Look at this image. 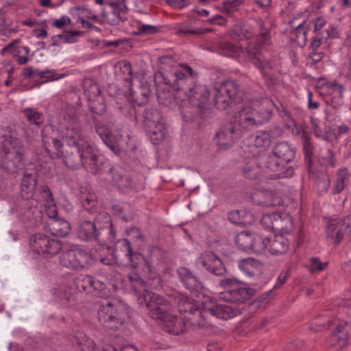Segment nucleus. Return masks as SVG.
<instances>
[{
    "mask_svg": "<svg viewBox=\"0 0 351 351\" xmlns=\"http://www.w3.org/2000/svg\"><path fill=\"white\" fill-rule=\"evenodd\" d=\"M181 315H184L183 322L193 327L204 328L207 325L209 315L224 320L229 319L240 314V308H181Z\"/></svg>",
    "mask_w": 351,
    "mask_h": 351,
    "instance_id": "nucleus-7",
    "label": "nucleus"
},
{
    "mask_svg": "<svg viewBox=\"0 0 351 351\" xmlns=\"http://www.w3.org/2000/svg\"><path fill=\"white\" fill-rule=\"evenodd\" d=\"M252 235L253 234L248 232H241L236 237L235 243L241 250H250L252 245Z\"/></svg>",
    "mask_w": 351,
    "mask_h": 351,
    "instance_id": "nucleus-49",
    "label": "nucleus"
},
{
    "mask_svg": "<svg viewBox=\"0 0 351 351\" xmlns=\"http://www.w3.org/2000/svg\"><path fill=\"white\" fill-rule=\"evenodd\" d=\"M316 186L320 195H322L328 191L330 186V179L328 173L326 171H321L317 174Z\"/></svg>",
    "mask_w": 351,
    "mask_h": 351,
    "instance_id": "nucleus-44",
    "label": "nucleus"
},
{
    "mask_svg": "<svg viewBox=\"0 0 351 351\" xmlns=\"http://www.w3.org/2000/svg\"><path fill=\"white\" fill-rule=\"evenodd\" d=\"M212 95L215 106L221 110L227 109L232 103L243 99L240 87L234 80H226L216 84L212 90Z\"/></svg>",
    "mask_w": 351,
    "mask_h": 351,
    "instance_id": "nucleus-10",
    "label": "nucleus"
},
{
    "mask_svg": "<svg viewBox=\"0 0 351 351\" xmlns=\"http://www.w3.org/2000/svg\"><path fill=\"white\" fill-rule=\"evenodd\" d=\"M295 155V150L287 142L276 143L272 152L265 160V174L271 180L291 178L293 176L292 167H285L291 162Z\"/></svg>",
    "mask_w": 351,
    "mask_h": 351,
    "instance_id": "nucleus-4",
    "label": "nucleus"
},
{
    "mask_svg": "<svg viewBox=\"0 0 351 351\" xmlns=\"http://www.w3.org/2000/svg\"><path fill=\"white\" fill-rule=\"evenodd\" d=\"M177 272L180 282L186 289L191 292L203 289L202 282L187 268L181 267L178 269Z\"/></svg>",
    "mask_w": 351,
    "mask_h": 351,
    "instance_id": "nucleus-24",
    "label": "nucleus"
},
{
    "mask_svg": "<svg viewBox=\"0 0 351 351\" xmlns=\"http://www.w3.org/2000/svg\"><path fill=\"white\" fill-rule=\"evenodd\" d=\"M93 282V278L90 276L86 275H80L73 281V284L75 286L76 290H77L79 292L85 291L87 293H91Z\"/></svg>",
    "mask_w": 351,
    "mask_h": 351,
    "instance_id": "nucleus-41",
    "label": "nucleus"
},
{
    "mask_svg": "<svg viewBox=\"0 0 351 351\" xmlns=\"http://www.w3.org/2000/svg\"><path fill=\"white\" fill-rule=\"evenodd\" d=\"M91 293L101 298H106L110 295V290L106 285L100 280L95 279Z\"/></svg>",
    "mask_w": 351,
    "mask_h": 351,
    "instance_id": "nucleus-54",
    "label": "nucleus"
},
{
    "mask_svg": "<svg viewBox=\"0 0 351 351\" xmlns=\"http://www.w3.org/2000/svg\"><path fill=\"white\" fill-rule=\"evenodd\" d=\"M98 319L104 327L117 330L124 322V317L118 313L117 308H101L98 311Z\"/></svg>",
    "mask_w": 351,
    "mask_h": 351,
    "instance_id": "nucleus-22",
    "label": "nucleus"
},
{
    "mask_svg": "<svg viewBox=\"0 0 351 351\" xmlns=\"http://www.w3.org/2000/svg\"><path fill=\"white\" fill-rule=\"evenodd\" d=\"M328 326L332 330L330 337L332 346L343 348L348 345L351 337V321L348 322L333 319L328 321Z\"/></svg>",
    "mask_w": 351,
    "mask_h": 351,
    "instance_id": "nucleus-17",
    "label": "nucleus"
},
{
    "mask_svg": "<svg viewBox=\"0 0 351 351\" xmlns=\"http://www.w3.org/2000/svg\"><path fill=\"white\" fill-rule=\"evenodd\" d=\"M265 165L263 167L260 166V162L256 159H252L248 163H247L242 169L243 175L248 179L256 180L263 178L270 179L267 178L264 173Z\"/></svg>",
    "mask_w": 351,
    "mask_h": 351,
    "instance_id": "nucleus-31",
    "label": "nucleus"
},
{
    "mask_svg": "<svg viewBox=\"0 0 351 351\" xmlns=\"http://www.w3.org/2000/svg\"><path fill=\"white\" fill-rule=\"evenodd\" d=\"M75 12V14L77 16H84L85 19H91L93 21H98V16L93 14L91 10L84 7H75L73 8Z\"/></svg>",
    "mask_w": 351,
    "mask_h": 351,
    "instance_id": "nucleus-60",
    "label": "nucleus"
},
{
    "mask_svg": "<svg viewBox=\"0 0 351 351\" xmlns=\"http://www.w3.org/2000/svg\"><path fill=\"white\" fill-rule=\"evenodd\" d=\"M52 294L58 304H64L65 302L74 300L75 298V291L66 283L58 285L53 289Z\"/></svg>",
    "mask_w": 351,
    "mask_h": 351,
    "instance_id": "nucleus-30",
    "label": "nucleus"
},
{
    "mask_svg": "<svg viewBox=\"0 0 351 351\" xmlns=\"http://www.w3.org/2000/svg\"><path fill=\"white\" fill-rule=\"evenodd\" d=\"M137 31L138 35H152L159 33L160 29L156 25H147L138 22Z\"/></svg>",
    "mask_w": 351,
    "mask_h": 351,
    "instance_id": "nucleus-58",
    "label": "nucleus"
},
{
    "mask_svg": "<svg viewBox=\"0 0 351 351\" xmlns=\"http://www.w3.org/2000/svg\"><path fill=\"white\" fill-rule=\"evenodd\" d=\"M138 304L145 307H160L169 304L168 300L164 297L147 291L138 298Z\"/></svg>",
    "mask_w": 351,
    "mask_h": 351,
    "instance_id": "nucleus-28",
    "label": "nucleus"
},
{
    "mask_svg": "<svg viewBox=\"0 0 351 351\" xmlns=\"http://www.w3.org/2000/svg\"><path fill=\"white\" fill-rule=\"evenodd\" d=\"M128 278L132 289L136 292H140L141 289L148 287L147 281L143 280L137 274L132 273L128 275Z\"/></svg>",
    "mask_w": 351,
    "mask_h": 351,
    "instance_id": "nucleus-55",
    "label": "nucleus"
},
{
    "mask_svg": "<svg viewBox=\"0 0 351 351\" xmlns=\"http://www.w3.org/2000/svg\"><path fill=\"white\" fill-rule=\"evenodd\" d=\"M60 128L66 143L77 145L82 166L91 173L101 172L104 167L109 165L108 162L102 156L97 154L82 136L81 123L75 109L70 108L65 112Z\"/></svg>",
    "mask_w": 351,
    "mask_h": 351,
    "instance_id": "nucleus-3",
    "label": "nucleus"
},
{
    "mask_svg": "<svg viewBox=\"0 0 351 351\" xmlns=\"http://www.w3.org/2000/svg\"><path fill=\"white\" fill-rule=\"evenodd\" d=\"M197 27H194L188 21H184L176 24L174 27L176 34L183 37L198 36Z\"/></svg>",
    "mask_w": 351,
    "mask_h": 351,
    "instance_id": "nucleus-42",
    "label": "nucleus"
},
{
    "mask_svg": "<svg viewBox=\"0 0 351 351\" xmlns=\"http://www.w3.org/2000/svg\"><path fill=\"white\" fill-rule=\"evenodd\" d=\"M120 72L122 74V78L127 82H132V71L130 64L127 61H123L119 64Z\"/></svg>",
    "mask_w": 351,
    "mask_h": 351,
    "instance_id": "nucleus-61",
    "label": "nucleus"
},
{
    "mask_svg": "<svg viewBox=\"0 0 351 351\" xmlns=\"http://www.w3.org/2000/svg\"><path fill=\"white\" fill-rule=\"evenodd\" d=\"M246 99L250 106H244L234 112L230 121L216 134L217 144L219 148H230L245 133L271 119L275 104L271 99L257 95L250 98L246 97Z\"/></svg>",
    "mask_w": 351,
    "mask_h": 351,
    "instance_id": "nucleus-1",
    "label": "nucleus"
},
{
    "mask_svg": "<svg viewBox=\"0 0 351 351\" xmlns=\"http://www.w3.org/2000/svg\"><path fill=\"white\" fill-rule=\"evenodd\" d=\"M95 130L104 144L115 154H118L123 146V136L120 130L112 132L109 123L96 122Z\"/></svg>",
    "mask_w": 351,
    "mask_h": 351,
    "instance_id": "nucleus-15",
    "label": "nucleus"
},
{
    "mask_svg": "<svg viewBox=\"0 0 351 351\" xmlns=\"http://www.w3.org/2000/svg\"><path fill=\"white\" fill-rule=\"evenodd\" d=\"M77 235L83 241H97L103 247L115 239V231L110 217L106 213H99L94 221L83 220L79 223Z\"/></svg>",
    "mask_w": 351,
    "mask_h": 351,
    "instance_id": "nucleus-5",
    "label": "nucleus"
},
{
    "mask_svg": "<svg viewBox=\"0 0 351 351\" xmlns=\"http://www.w3.org/2000/svg\"><path fill=\"white\" fill-rule=\"evenodd\" d=\"M45 229L52 235L64 237L69 234L71 226L62 219H49L45 223Z\"/></svg>",
    "mask_w": 351,
    "mask_h": 351,
    "instance_id": "nucleus-26",
    "label": "nucleus"
},
{
    "mask_svg": "<svg viewBox=\"0 0 351 351\" xmlns=\"http://www.w3.org/2000/svg\"><path fill=\"white\" fill-rule=\"evenodd\" d=\"M2 138V152L5 155L2 167L8 172L14 173L23 167L24 147L16 132L10 128L3 130Z\"/></svg>",
    "mask_w": 351,
    "mask_h": 351,
    "instance_id": "nucleus-6",
    "label": "nucleus"
},
{
    "mask_svg": "<svg viewBox=\"0 0 351 351\" xmlns=\"http://www.w3.org/2000/svg\"><path fill=\"white\" fill-rule=\"evenodd\" d=\"M109 170L112 174V180L114 184L120 190L125 191L134 187L133 180L124 169L119 167H110Z\"/></svg>",
    "mask_w": 351,
    "mask_h": 351,
    "instance_id": "nucleus-27",
    "label": "nucleus"
},
{
    "mask_svg": "<svg viewBox=\"0 0 351 351\" xmlns=\"http://www.w3.org/2000/svg\"><path fill=\"white\" fill-rule=\"evenodd\" d=\"M219 285L226 290L221 298L227 302L241 304L250 299V290L244 287L242 281L235 278L221 279Z\"/></svg>",
    "mask_w": 351,
    "mask_h": 351,
    "instance_id": "nucleus-13",
    "label": "nucleus"
},
{
    "mask_svg": "<svg viewBox=\"0 0 351 351\" xmlns=\"http://www.w3.org/2000/svg\"><path fill=\"white\" fill-rule=\"evenodd\" d=\"M173 58L169 56H163L158 60L160 72L157 78L176 90L174 98L177 103L188 101L196 106L200 111L207 108L210 92L205 86H196L194 80L196 73L188 65L173 66Z\"/></svg>",
    "mask_w": 351,
    "mask_h": 351,
    "instance_id": "nucleus-2",
    "label": "nucleus"
},
{
    "mask_svg": "<svg viewBox=\"0 0 351 351\" xmlns=\"http://www.w3.org/2000/svg\"><path fill=\"white\" fill-rule=\"evenodd\" d=\"M160 251L158 248L152 250L150 258L145 261L144 271L147 275L148 287L159 289L162 287V279L159 273L167 274L169 267L165 261L158 260L157 255Z\"/></svg>",
    "mask_w": 351,
    "mask_h": 351,
    "instance_id": "nucleus-11",
    "label": "nucleus"
},
{
    "mask_svg": "<svg viewBox=\"0 0 351 351\" xmlns=\"http://www.w3.org/2000/svg\"><path fill=\"white\" fill-rule=\"evenodd\" d=\"M51 143L56 149L57 158H62L64 164L70 169H77L82 166V160L77 151V145H69L68 148L64 150V145L61 140L56 137L51 138Z\"/></svg>",
    "mask_w": 351,
    "mask_h": 351,
    "instance_id": "nucleus-16",
    "label": "nucleus"
},
{
    "mask_svg": "<svg viewBox=\"0 0 351 351\" xmlns=\"http://www.w3.org/2000/svg\"><path fill=\"white\" fill-rule=\"evenodd\" d=\"M230 36L234 40H248L252 37L253 32L245 25L235 24L230 30Z\"/></svg>",
    "mask_w": 351,
    "mask_h": 351,
    "instance_id": "nucleus-39",
    "label": "nucleus"
},
{
    "mask_svg": "<svg viewBox=\"0 0 351 351\" xmlns=\"http://www.w3.org/2000/svg\"><path fill=\"white\" fill-rule=\"evenodd\" d=\"M328 262H322L319 258L312 257L309 260L308 271L311 274H318L327 267Z\"/></svg>",
    "mask_w": 351,
    "mask_h": 351,
    "instance_id": "nucleus-57",
    "label": "nucleus"
},
{
    "mask_svg": "<svg viewBox=\"0 0 351 351\" xmlns=\"http://www.w3.org/2000/svg\"><path fill=\"white\" fill-rule=\"evenodd\" d=\"M260 29L261 32L256 41L248 43L246 47L247 59L258 69L263 75L269 77L272 66L269 60L264 56L262 51L263 47L269 43V33L265 29L263 23L260 24Z\"/></svg>",
    "mask_w": 351,
    "mask_h": 351,
    "instance_id": "nucleus-8",
    "label": "nucleus"
},
{
    "mask_svg": "<svg viewBox=\"0 0 351 351\" xmlns=\"http://www.w3.org/2000/svg\"><path fill=\"white\" fill-rule=\"evenodd\" d=\"M258 204L266 207H274L282 204V199L277 193L269 190H258L252 195Z\"/></svg>",
    "mask_w": 351,
    "mask_h": 351,
    "instance_id": "nucleus-23",
    "label": "nucleus"
},
{
    "mask_svg": "<svg viewBox=\"0 0 351 351\" xmlns=\"http://www.w3.org/2000/svg\"><path fill=\"white\" fill-rule=\"evenodd\" d=\"M143 117L145 128L152 127V125H154V123L164 121L160 112L154 108H146L144 111Z\"/></svg>",
    "mask_w": 351,
    "mask_h": 351,
    "instance_id": "nucleus-40",
    "label": "nucleus"
},
{
    "mask_svg": "<svg viewBox=\"0 0 351 351\" xmlns=\"http://www.w3.org/2000/svg\"><path fill=\"white\" fill-rule=\"evenodd\" d=\"M350 176V174L347 168L341 167L339 169L335 174V179L332 186L331 193L332 195H337L341 193L348 184Z\"/></svg>",
    "mask_w": 351,
    "mask_h": 351,
    "instance_id": "nucleus-35",
    "label": "nucleus"
},
{
    "mask_svg": "<svg viewBox=\"0 0 351 351\" xmlns=\"http://www.w3.org/2000/svg\"><path fill=\"white\" fill-rule=\"evenodd\" d=\"M82 34V32L81 31H67L64 34H58L53 37H58L62 40L64 43H74L77 41V36H80Z\"/></svg>",
    "mask_w": 351,
    "mask_h": 351,
    "instance_id": "nucleus-59",
    "label": "nucleus"
},
{
    "mask_svg": "<svg viewBox=\"0 0 351 351\" xmlns=\"http://www.w3.org/2000/svg\"><path fill=\"white\" fill-rule=\"evenodd\" d=\"M219 51L221 55L231 58H237L243 53V49L240 45L226 41L219 44Z\"/></svg>",
    "mask_w": 351,
    "mask_h": 351,
    "instance_id": "nucleus-38",
    "label": "nucleus"
},
{
    "mask_svg": "<svg viewBox=\"0 0 351 351\" xmlns=\"http://www.w3.org/2000/svg\"><path fill=\"white\" fill-rule=\"evenodd\" d=\"M277 213L265 215L261 219V225L266 230H272L274 231V221H276Z\"/></svg>",
    "mask_w": 351,
    "mask_h": 351,
    "instance_id": "nucleus-64",
    "label": "nucleus"
},
{
    "mask_svg": "<svg viewBox=\"0 0 351 351\" xmlns=\"http://www.w3.org/2000/svg\"><path fill=\"white\" fill-rule=\"evenodd\" d=\"M29 245L33 252L46 258L56 256L62 249V244L60 241L41 233L32 236Z\"/></svg>",
    "mask_w": 351,
    "mask_h": 351,
    "instance_id": "nucleus-14",
    "label": "nucleus"
},
{
    "mask_svg": "<svg viewBox=\"0 0 351 351\" xmlns=\"http://www.w3.org/2000/svg\"><path fill=\"white\" fill-rule=\"evenodd\" d=\"M293 229V217L286 213H276V221H274V231L283 234H289Z\"/></svg>",
    "mask_w": 351,
    "mask_h": 351,
    "instance_id": "nucleus-36",
    "label": "nucleus"
},
{
    "mask_svg": "<svg viewBox=\"0 0 351 351\" xmlns=\"http://www.w3.org/2000/svg\"><path fill=\"white\" fill-rule=\"evenodd\" d=\"M271 143V135L267 131H258L254 139V145L265 149Z\"/></svg>",
    "mask_w": 351,
    "mask_h": 351,
    "instance_id": "nucleus-53",
    "label": "nucleus"
},
{
    "mask_svg": "<svg viewBox=\"0 0 351 351\" xmlns=\"http://www.w3.org/2000/svg\"><path fill=\"white\" fill-rule=\"evenodd\" d=\"M38 191L41 200L45 202V204L53 203L54 202L52 193L47 186L43 185L39 186L38 188Z\"/></svg>",
    "mask_w": 351,
    "mask_h": 351,
    "instance_id": "nucleus-63",
    "label": "nucleus"
},
{
    "mask_svg": "<svg viewBox=\"0 0 351 351\" xmlns=\"http://www.w3.org/2000/svg\"><path fill=\"white\" fill-rule=\"evenodd\" d=\"M198 263L204 269L216 276H223L226 270L220 258L212 252H206L200 256Z\"/></svg>",
    "mask_w": 351,
    "mask_h": 351,
    "instance_id": "nucleus-21",
    "label": "nucleus"
},
{
    "mask_svg": "<svg viewBox=\"0 0 351 351\" xmlns=\"http://www.w3.org/2000/svg\"><path fill=\"white\" fill-rule=\"evenodd\" d=\"M130 95L134 103L142 106L147 103L150 94V86L147 82H141L140 85L133 89L132 84H130Z\"/></svg>",
    "mask_w": 351,
    "mask_h": 351,
    "instance_id": "nucleus-32",
    "label": "nucleus"
},
{
    "mask_svg": "<svg viewBox=\"0 0 351 351\" xmlns=\"http://www.w3.org/2000/svg\"><path fill=\"white\" fill-rule=\"evenodd\" d=\"M36 186V173L25 172L22 178L21 183L20 194L22 198L25 199H29L32 198Z\"/></svg>",
    "mask_w": 351,
    "mask_h": 351,
    "instance_id": "nucleus-29",
    "label": "nucleus"
},
{
    "mask_svg": "<svg viewBox=\"0 0 351 351\" xmlns=\"http://www.w3.org/2000/svg\"><path fill=\"white\" fill-rule=\"evenodd\" d=\"M60 261L65 267L77 269L90 264L92 262V256L85 250L73 246L70 250L63 252Z\"/></svg>",
    "mask_w": 351,
    "mask_h": 351,
    "instance_id": "nucleus-18",
    "label": "nucleus"
},
{
    "mask_svg": "<svg viewBox=\"0 0 351 351\" xmlns=\"http://www.w3.org/2000/svg\"><path fill=\"white\" fill-rule=\"evenodd\" d=\"M320 160L326 168H335L337 165L335 153L331 149H322L320 153Z\"/></svg>",
    "mask_w": 351,
    "mask_h": 351,
    "instance_id": "nucleus-48",
    "label": "nucleus"
},
{
    "mask_svg": "<svg viewBox=\"0 0 351 351\" xmlns=\"http://www.w3.org/2000/svg\"><path fill=\"white\" fill-rule=\"evenodd\" d=\"M229 221L235 225L246 226L253 222V217L245 210H233L228 214Z\"/></svg>",
    "mask_w": 351,
    "mask_h": 351,
    "instance_id": "nucleus-37",
    "label": "nucleus"
},
{
    "mask_svg": "<svg viewBox=\"0 0 351 351\" xmlns=\"http://www.w3.org/2000/svg\"><path fill=\"white\" fill-rule=\"evenodd\" d=\"M22 112L27 121L32 125L39 126L43 123V114L32 108H25Z\"/></svg>",
    "mask_w": 351,
    "mask_h": 351,
    "instance_id": "nucleus-45",
    "label": "nucleus"
},
{
    "mask_svg": "<svg viewBox=\"0 0 351 351\" xmlns=\"http://www.w3.org/2000/svg\"><path fill=\"white\" fill-rule=\"evenodd\" d=\"M345 88L337 82L327 83L321 88V94L331 97L333 95H342Z\"/></svg>",
    "mask_w": 351,
    "mask_h": 351,
    "instance_id": "nucleus-51",
    "label": "nucleus"
},
{
    "mask_svg": "<svg viewBox=\"0 0 351 351\" xmlns=\"http://www.w3.org/2000/svg\"><path fill=\"white\" fill-rule=\"evenodd\" d=\"M252 240V245L250 250L253 251L254 253H261L265 248H268L269 238H263L260 235L253 234Z\"/></svg>",
    "mask_w": 351,
    "mask_h": 351,
    "instance_id": "nucleus-52",
    "label": "nucleus"
},
{
    "mask_svg": "<svg viewBox=\"0 0 351 351\" xmlns=\"http://www.w3.org/2000/svg\"><path fill=\"white\" fill-rule=\"evenodd\" d=\"M84 91L89 100V107L93 114L101 115L105 113L106 106L104 98L100 96V89L97 84L91 80L86 81Z\"/></svg>",
    "mask_w": 351,
    "mask_h": 351,
    "instance_id": "nucleus-20",
    "label": "nucleus"
},
{
    "mask_svg": "<svg viewBox=\"0 0 351 351\" xmlns=\"http://www.w3.org/2000/svg\"><path fill=\"white\" fill-rule=\"evenodd\" d=\"M112 210L115 216L124 221H130L132 219V211L128 203L115 204L112 206Z\"/></svg>",
    "mask_w": 351,
    "mask_h": 351,
    "instance_id": "nucleus-43",
    "label": "nucleus"
},
{
    "mask_svg": "<svg viewBox=\"0 0 351 351\" xmlns=\"http://www.w3.org/2000/svg\"><path fill=\"white\" fill-rule=\"evenodd\" d=\"M243 0H228L223 4V12L228 14H232L242 3Z\"/></svg>",
    "mask_w": 351,
    "mask_h": 351,
    "instance_id": "nucleus-62",
    "label": "nucleus"
},
{
    "mask_svg": "<svg viewBox=\"0 0 351 351\" xmlns=\"http://www.w3.org/2000/svg\"><path fill=\"white\" fill-rule=\"evenodd\" d=\"M351 229V215L339 219H330L326 228V237L332 242L338 243Z\"/></svg>",
    "mask_w": 351,
    "mask_h": 351,
    "instance_id": "nucleus-19",
    "label": "nucleus"
},
{
    "mask_svg": "<svg viewBox=\"0 0 351 351\" xmlns=\"http://www.w3.org/2000/svg\"><path fill=\"white\" fill-rule=\"evenodd\" d=\"M30 49L25 46H18L13 51V56L16 62L20 65L26 64L29 58L28 57Z\"/></svg>",
    "mask_w": 351,
    "mask_h": 351,
    "instance_id": "nucleus-50",
    "label": "nucleus"
},
{
    "mask_svg": "<svg viewBox=\"0 0 351 351\" xmlns=\"http://www.w3.org/2000/svg\"><path fill=\"white\" fill-rule=\"evenodd\" d=\"M149 317L162 325L165 330L174 335H179L186 330V323L182 317L174 316L165 308H149Z\"/></svg>",
    "mask_w": 351,
    "mask_h": 351,
    "instance_id": "nucleus-12",
    "label": "nucleus"
},
{
    "mask_svg": "<svg viewBox=\"0 0 351 351\" xmlns=\"http://www.w3.org/2000/svg\"><path fill=\"white\" fill-rule=\"evenodd\" d=\"M80 201L82 206L89 213L93 212L97 204L95 193L90 191H82Z\"/></svg>",
    "mask_w": 351,
    "mask_h": 351,
    "instance_id": "nucleus-46",
    "label": "nucleus"
},
{
    "mask_svg": "<svg viewBox=\"0 0 351 351\" xmlns=\"http://www.w3.org/2000/svg\"><path fill=\"white\" fill-rule=\"evenodd\" d=\"M61 77L62 76H58L53 70L45 69L40 71L38 69H36L35 79L44 80L43 82L56 80Z\"/></svg>",
    "mask_w": 351,
    "mask_h": 351,
    "instance_id": "nucleus-56",
    "label": "nucleus"
},
{
    "mask_svg": "<svg viewBox=\"0 0 351 351\" xmlns=\"http://www.w3.org/2000/svg\"><path fill=\"white\" fill-rule=\"evenodd\" d=\"M238 266L239 269L248 277L260 276L264 271V264L254 258L240 260Z\"/></svg>",
    "mask_w": 351,
    "mask_h": 351,
    "instance_id": "nucleus-25",
    "label": "nucleus"
},
{
    "mask_svg": "<svg viewBox=\"0 0 351 351\" xmlns=\"http://www.w3.org/2000/svg\"><path fill=\"white\" fill-rule=\"evenodd\" d=\"M153 125L152 127L145 128V130L152 143L154 145H158L164 139L167 133V128L164 121Z\"/></svg>",
    "mask_w": 351,
    "mask_h": 351,
    "instance_id": "nucleus-34",
    "label": "nucleus"
},
{
    "mask_svg": "<svg viewBox=\"0 0 351 351\" xmlns=\"http://www.w3.org/2000/svg\"><path fill=\"white\" fill-rule=\"evenodd\" d=\"M292 27H294V20L290 22ZM310 29V25L306 23L305 21L295 26V37L299 43L305 45L307 39V34Z\"/></svg>",
    "mask_w": 351,
    "mask_h": 351,
    "instance_id": "nucleus-47",
    "label": "nucleus"
},
{
    "mask_svg": "<svg viewBox=\"0 0 351 351\" xmlns=\"http://www.w3.org/2000/svg\"><path fill=\"white\" fill-rule=\"evenodd\" d=\"M274 108L277 109L279 114L286 122L287 127L292 128L294 134L300 138L303 147V153L305 161L308 165L310 166L313 162V147L311 143L309 134L302 126L298 127L295 124V117L300 118L303 115V110L298 108L293 114L292 112L287 111L281 104H280L279 106L275 104Z\"/></svg>",
    "mask_w": 351,
    "mask_h": 351,
    "instance_id": "nucleus-9",
    "label": "nucleus"
},
{
    "mask_svg": "<svg viewBox=\"0 0 351 351\" xmlns=\"http://www.w3.org/2000/svg\"><path fill=\"white\" fill-rule=\"evenodd\" d=\"M289 245L287 238L282 234L276 235L272 239H269L268 250L273 255H280L285 253Z\"/></svg>",
    "mask_w": 351,
    "mask_h": 351,
    "instance_id": "nucleus-33",
    "label": "nucleus"
}]
</instances>
